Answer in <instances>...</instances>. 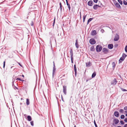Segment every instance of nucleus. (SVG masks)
Listing matches in <instances>:
<instances>
[{"label": "nucleus", "instance_id": "f257e3e1", "mask_svg": "<svg viewBox=\"0 0 127 127\" xmlns=\"http://www.w3.org/2000/svg\"><path fill=\"white\" fill-rule=\"evenodd\" d=\"M96 49L97 52H99L102 50V47L101 45H97L96 47Z\"/></svg>", "mask_w": 127, "mask_h": 127}, {"label": "nucleus", "instance_id": "f03ea898", "mask_svg": "<svg viewBox=\"0 0 127 127\" xmlns=\"http://www.w3.org/2000/svg\"><path fill=\"white\" fill-rule=\"evenodd\" d=\"M113 2L114 4L116 7L119 9H121V7L119 4L115 0H114Z\"/></svg>", "mask_w": 127, "mask_h": 127}, {"label": "nucleus", "instance_id": "7ed1b4c3", "mask_svg": "<svg viewBox=\"0 0 127 127\" xmlns=\"http://www.w3.org/2000/svg\"><path fill=\"white\" fill-rule=\"evenodd\" d=\"M90 43L92 45H93L95 44L96 42L95 40L93 38H91L90 39L89 41Z\"/></svg>", "mask_w": 127, "mask_h": 127}, {"label": "nucleus", "instance_id": "20e7f679", "mask_svg": "<svg viewBox=\"0 0 127 127\" xmlns=\"http://www.w3.org/2000/svg\"><path fill=\"white\" fill-rule=\"evenodd\" d=\"M102 52L104 54H107L109 52V50H108L106 48H103V49Z\"/></svg>", "mask_w": 127, "mask_h": 127}, {"label": "nucleus", "instance_id": "39448f33", "mask_svg": "<svg viewBox=\"0 0 127 127\" xmlns=\"http://www.w3.org/2000/svg\"><path fill=\"white\" fill-rule=\"evenodd\" d=\"M117 82V80L115 78L112 81L111 83V84L113 85H115L116 84Z\"/></svg>", "mask_w": 127, "mask_h": 127}, {"label": "nucleus", "instance_id": "423d86ee", "mask_svg": "<svg viewBox=\"0 0 127 127\" xmlns=\"http://www.w3.org/2000/svg\"><path fill=\"white\" fill-rule=\"evenodd\" d=\"M63 92L65 95L66 94V87L65 86H63Z\"/></svg>", "mask_w": 127, "mask_h": 127}, {"label": "nucleus", "instance_id": "0eeeda50", "mask_svg": "<svg viewBox=\"0 0 127 127\" xmlns=\"http://www.w3.org/2000/svg\"><path fill=\"white\" fill-rule=\"evenodd\" d=\"M119 38V35L116 34L114 38V40L115 41H118Z\"/></svg>", "mask_w": 127, "mask_h": 127}, {"label": "nucleus", "instance_id": "6e6552de", "mask_svg": "<svg viewBox=\"0 0 127 127\" xmlns=\"http://www.w3.org/2000/svg\"><path fill=\"white\" fill-rule=\"evenodd\" d=\"M119 120L117 119H114L113 121V122L114 124L116 125L119 122Z\"/></svg>", "mask_w": 127, "mask_h": 127}, {"label": "nucleus", "instance_id": "1a4fd4ad", "mask_svg": "<svg viewBox=\"0 0 127 127\" xmlns=\"http://www.w3.org/2000/svg\"><path fill=\"white\" fill-rule=\"evenodd\" d=\"M88 4L90 6H92L93 4V2L92 0H90L88 2Z\"/></svg>", "mask_w": 127, "mask_h": 127}, {"label": "nucleus", "instance_id": "9d476101", "mask_svg": "<svg viewBox=\"0 0 127 127\" xmlns=\"http://www.w3.org/2000/svg\"><path fill=\"white\" fill-rule=\"evenodd\" d=\"M71 59L73 58V52L72 49H71L70 51Z\"/></svg>", "mask_w": 127, "mask_h": 127}, {"label": "nucleus", "instance_id": "9b49d317", "mask_svg": "<svg viewBox=\"0 0 127 127\" xmlns=\"http://www.w3.org/2000/svg\"><path fill=\"white\" fill-rule=\"evenodd\" d=\"M114 116L117 117H118L119 116V112L117 111H115L114 112Z\"/></svg>", "mask_w": 127, "mask_h": 127}, {"label": "nucleus", "instance_id": "f8f14e48", "mask_svg": "<svg viewBox=\"0 0 127 127\" xmlns=\"http://www.w3.org/2000/svg\"><path fill=\"white\" fill-rule=\"evenodd\" d=\"M100 6L98 5L95 4L93 6V8L95 10H96L98 7H100Z\"/></svg>", "mask_w": 127, "mask_h": 127}, {"label": "nucleus", "instance_id": "ddd939ff", "mask_svg": "<svg viewBox=\"0 0 127 127\" xmlns=\"http://www.w3.org/2000/svg\"><path fill=\"white\" fill-rule=\"evenodd\" d=\"M91 35H95L96 34V30H93L91 32Z\"/></svg>", "mask_w": 127, "mask_h": 127}, {"label": "nucleus", "instance_id": "4468645a", "mask_svg": "<svg viewBox=\"0 0 127 127\" xmlns=\"http://www.w3.org/2000/svg\"><path fill=\"white\" fill-rule=\"evenodd\" d=\"M113 45L112 44H109L108 45V48L109 49H111L113 48Z\"/></svg>", "mask_w": 127, "mask_h": 127}, {"label": "nucleus", "instance_id": "2eb2a0df", "mask_svg": "<svg viewBox=\"0 0 127 127\" xmlns=\"http://www.w3.org/2000/svg\"><path fill=\"white\" fill-rule=\"evenodd\" d=\"M91 63L90 62L86 63V66L87 67H89L91 66Z\"/></svg>", "mask_w": 127, "mask_h": 127}, {"label": "nucleus", "instance_id": "dca6fc26", "mask_svg": "<svg viewBox=\"0 0 127 127\" xmlns=\"http://www.w3.org/2000/svg\"><path fill=\"white\" fill-rule=\"evenodd\" d=\"M74 69L75 73V75L76 76L77 74V68L75 64L74 65Z\"/></svg>", "mask_w": 127, "mask_h": 127}, {"label": "nucleus", "instance_id": "f3484780", "mask_svg": "<svg viewBox=\"0 0 127 127\" xmlns=\"http://www.w3.org/2000/svg\"><path fill=\"white\" fill-rule=\"evenodd\" d=\"M125 59L123 57H121L119 60V63H121L122 61H123Z\"/></svg>", "mask_w": 127, "mask_h": 127}, {"label": "nucleus", "instance_id": "a211bd4d", "mask_svg": "<svg viewBox=\"0 0 127 127\" xmlns=\"http://www.w3.org/2000/svg\"><path fill=\"white\" fill-rule=\"evenodd\" d=\"M78 42L77 41V39L76 40V42L75 43V45L76 47L78 48L79 47V45L78 44Z\"/></svg>", "mask_w": 127, "mask_h": 127}, {"label": "nucleus", "instance_id": "6ab92c4d", "mask_svg": "<svg viewBox=\"0 0 127 127\" xmlns=\"http://www.w3.org/2000/svg\"><path fill=\"white\" fill-rule=\"evenodd\" d=\"M27 119L29 121H31L32 120L31 117L29 115L27 116Z\"/></svg>", "mask_w": 127, "mask_h": 127}, {"label": "nucleus", "instance_id": "aec40b11", "mask_svg": "<svg viewBox=\"0 0 127 127\" xmlns=\"http://www.w3.org/2000/svg\"><path fill=\"white\" fill-rule=\"evenodd\" d=\"M26 103L27 105H28L30 104L29 99H26Z\"/></svg>", "mask_w": 127, "mask_h": 127}, {"label": "nucleus", "instance_id": "412c9836", "mask_svg": "<svg viewBox=\"0 0 127 127\" xmlns=\"http://www.w3.org/2000/svg\"><path fill=\"white\" fill-rule=\"evenodd\" d=\"M60 5V11L62 12V5L61 2H60L59 3Z\"/></svg>", "mask_w": 127, "mask_h": 127}, {"label": "nucleus", "instance_id": "4be33fe9", "mask_svg": "<svg viewBox=\"0 0 127 127\" xmlns=\"http://www.w3.org/2000/svg\"><path fill=\"white\" fill-rule=\"evenodd\" d=\"M96 73L95 72H94V73H93L92 75V78H93L94 77L96 76Z\"/></svg>", "mask_w": 127, "mask_h": 127}, {"label": "nucleus", "instance_id": "5701e85b", "mask_svg": "<svg viewBox=\"0 0 127 127\" xmlns=\"http://www.w3.org/2000/svg\"><path fill=\"white\" fill-rule=\"evenodd\" d=\"M95 50V49L93 46H92L90 48V50L92 51H94Z\"/></svg>", "mask_w": 127, "mask_h": 127}, {"label": "nucleus", "instance_id": "b1692460", "mask_svg": "<svg viewBox=\"0 0 127 127\" xmlns=\"http://www.w3.org/2000/svg\"><path fill=\"white\" fill-rule=\"evenodd\" d=\"M112 67L113 69L115 68V63L114 62H112Z\"/></svg>", "mask_w": 127, "mask_h": 127}, {"label": "nucleus", "instance_id": "393cba45", "mask_svg": "<svg viewBox=\"0 0 127 127\" xmlns=\"http://www.w3.org/2000/svg\"><path fill=\"white\" fill-rule=\"evenodd\" d=\"M66 4H67V6L68 7V8L69 9V11H70V6L69 4V3H66Z\"/></svg>", "mask_w": 127, "mask_h": 127}, {"label": "nucleus", "instance_id": "a878e982", "mask_svg": "<svg viewBox=\"0 0 127 127\" xmlns=\"http://www.w3.org/2000/svg\"><path fill=\"white\" fill-rule=\"evenodd\" d=\"M94 18H89L88 21V24L92 20H93Z\"/></svg>", "mask_w": 127, "mask_h": 127}, {"label": "nucleus", "instance_id": "bb28decb", "mask_svg": "<svg viewBox=\"0 0 127 127\" xmlns=\"http://www.w3.org/2000/svg\"><path fill=\"white\" fill-rule=\"evenodd\" d=\"M87 15H84L83 16V22H84L85 21V20L86 18Z\"/></svg>", "mask_w": 127, "mask_h": 127}, {"label": "nucleus", "instance_id": "cd10ccee", "mask_svg": "<svg viewBox=\"0 0 127 127\" xmlns=\"http://www.w3.org/2000/svg\"><path fill=\"white\" fill-rule=\"evenodd\" d=\"M56 70V68L54 67H53V75H54V73L55 72Z\"/></svg>", "mask_w": 127, "mask_h": 127}, {"label": "nucleus", "instance_id": "c85d7f7f", "mask_svg": "<svg viewBox=\"0 0 127 127\" xmlns=\"http://www.w3.org/2000/svg\"><path fill=\"white\" fill-rule=\"evenodd\" d=\"M120 89H121V90L122 91H123V92L126 91H127V90H126V89H123V88H120Z\"/></svg>", "mask_w": 127, "mask_h": 127}, {"label": "nucleus", "instance_id": "c756f323", "mask_svg": "<svg viewBox=\"0 0 127 127\" xmlns=\"http://www.w3.org/2000/svg\"><path fill=\"white\" fill-rule=\"evenodd\" d=\"M118 1L122 5L123 4L122 1L121 0H118Z\"/></svg>", "mask_w": 127, "mask_h": 127}, {"label": "nucleus", "instance_id": "7c9ffc66", "mask_svg": "<svg viewBox=\"0 0 127 127\" xmlns=\"http://www.w3.org/2000/svg\"><path fill=\"white\" fill-rule=\"evenodd\" d=\"M125 116L124 115H122L120 117L121 119H124L125 118Z\"/></svg>", "mask_w": 127, "mask_h": 127}, {"label": "nucleus", "instance_id": "2f4dec72", "mask_svg": "<svg viewBox=\"0 0 127 127\" xmlns=\"http://www.w3.org/2000/svg\"><path fill=\"white\" fill-rule=\"evenodd\" d=\"M127 56V55L124 53L123 54L122 57H123L125 58Z\"/></svg>", "mask_w": 127, "mask_h": 127}, {"label": "nucleus", "instance_id": "473e14b6", "mask_svg": "<svg viewBox=\"0 0 127 127\" xmlns=\"http://www.w3.org/2000/svg\"><path fill=\"white\" fill-rule=\"evenodd\" d=\"M123 3L125 5H127V2L125 0L123 1Z\"/></svg>", "mask_w": 127, "mask_h": 127}, {"label": "nucleus", "instance_id": "72a5a7b5", "mask_svg": "<svg viewBox=\"0 0 127 127\" xmlns=\"http://www.w3.org/2000/svg\"><path fill=\"white\" fill-rule=\"evenodd\" d=\"M31 124V125L32 126H34V123H33V121H32L30 122Z\"/></svg>", "mask_w": 127, "mask_h": 127}, {"label": "nucleus", "instance_id": "f704fd0d", "mask_svg": "<svg viewBox=\"0 0 127 127\" xmlns=\"http://www.w3.org/2000/svg\"><path fill=\"white\" fill-rule=\"evenodd\" d=\"M16 79V80H20V81H24L23 80H22V79H21V78H17Z\"/></svg>", "mask_w": 127, "mask_h": 127}, {"label": "nucleus", "instance_id": "c9c22d12", "mask_svg": "<svg viewBox=\"0 0 127 127\" xmlns=\"http://www.w3.org/2000/svg\"><path fill=\"white\" fill-rule=\"evenodd\" d=\"M124 111V110L123 109H120L119 110V112L120 113H123V112Z\"/></svg>", "mask_w": 127, "mask_h": 127}, {"label": "nucleus", "instance_id": "e433bc0d", "mask_svg": "<svg viewBox=\"0 0 127 127\" xmlns=\"http://www.w3.org/2000/svg\"><path fill=\"white\" fill-rule=\"evenodd\" d=\"M120 122L122 125H123L124 124V122L122 121H120Z\"/></svg>", "mask_w": 127, "mask_h": 127}, {"label": "nucleus", "instance_id": "4c0bfd02", "mask_svg": "<svg viewBox=\"0 0 127 127\" xmlns=\"http://www.w3.org/2000/svg\"><path fill=\"white\" fill-rule=\"evenodd\" d=\"M94 125H95V127H98L97 125V124H96V123L95 122V120H94Z\"/></svg>", "mask_w": 127, "mask_h": 127}, {"label": "nucleus", "instance_id": "58836bf2", "mask_svg": "<svg viewBox=\"0 0 127 127\" xmlns=\"http://www.w3.org/2000/svg\"><path fill=\"white\" fill-rule=\"evenodd\" d=\"M125 51L126 52H127V45L125 47Z\"/></svg>", "mask_w": 127, "mask_h": 127}, {"label": "nucleus", "instance_id": "ea45409f", "mask_svg": "<svg viewBox=\"0 0 127 127\" xmlns=\"http://www.w3.org/2000/svg\"><path fill=\"white\" fill-rule=\"evenodd\" d=\"M100 32H102V33H103L104 32V31L103 29H101L100 30Z\"/></svg>", "mask_w": 127, "mask_h": 127}, {"label": "nucleus", "instance_id": "a19ab883", "mask_svg": "<svg viewBox=\"0 0 127 127\" xmlns=\"http://www.w3.org/2000/svg\"><path fill=\"white\" fill-rule=\"evenodd\" d=\"M5 61H4L3 62V68H4L5 65Z\"/></svg>", "mask_w": 127, "mask_h": 127}, {"label": "nucleus", "instance_id": "79ce46f5", "mask_svg": "<svg viewBox=\"0 0 127 127\" xmlns=\"http://www.w3.org/2000/svg\"><path fill=\"white\" fill-rule=\"evenodd\" d=\"M30 25L31 26H33V23L32 21Z\"/></svg>", "mask_w": 127, "mask_h": 127}, {"label": "nucleus", "instance_id": "37998d69", "mask_svg": "<svg viewBox=\"0 0 127 127\" xmlns=\"http://www.w3.org/2000/svg\"><path fill=\"white\" fill-rule=\"evenodd\" d=\"M94 2L95 3H97L98 1V0H93Z\"/></svg>", "mask_w": 127, "mask_h": 127}, {"label": "nucleus", "instance_id": "c03bdc74", "mask_svg": "<svg viewBox=\"0 0 127 127\" xmlns=\"http://www.w3.org/2000/svg\"><path fill=\"white\" fill-rule=\"evenodd\" d=\"M55 18L54 19V21H53V26H54V24H55Z\"/></svg>", "mask_w": 127, "mask_h": 127}, {"label": "nucleus", "instance_id": "a18cd8bd", "mask_svg": "<svg viewBox=\"0 0 127 127\" xmlns=\"http://www.w3.org/2000/svg\"><path fill=\"white\" fill-rule=\"evenodd\" d=\"M124 109L125 110H127V106H125L124 108Z\"/></svg>", "mask_w": 127, "mask_h": 127}, {"label": "nucleus", "instance_id": "49530a36", "mask_svg": "<svg viewBox=\"0 0 127 127\" xmlns=\"http://www.w3.org/2000/svg\"><path fill=\"white\" fill-rule=\"evenodd\" d=\"M71 62L72 63H73V58L71 59Z\"/></svg>", "mask_w": 127, "mask_h": 127}, {"label": "nucleus", "instance_id": "de8ad7c7", "mask_svg": "<svg viewBox=\"0 0 127 127\" xmlns=\"http://www.w3.org/2000/svg\"><path fill=\"white\" fill-rule=\"evenodd\" d=\"M14 88L15 89H18V88H17V87H16L15 86H14Z\"/></svg>", "mask_w": 127, "mask_h": 127}, {"label": "nucleus", "instance_id": "09e8293b", "mask_svg": "<svg viewBox=\"0 0 127 127\" xmlns=\"http://www.w3.org/2000/svg\"><path fill=\"white\" fill-rule=\"evenodd\" d=\"M124 121L125 122H127V118H126L124 119Z\"/></svg>", "mask_w": 127, "mask_h": 127}, {"label": "nucleus", "instance_id": "8fccbe9b", "mask_svg": "<svg viewBox=\"0 0 127 127\" xmlns=\"http://www.w3.org/2000/svg\"><path fill=\"white\" fill-rule=\"evenodd\" d=\"M118 46V45L117 44H116L114 45V47H117Z\"/></svg>", "mask_w": 127, "mask_h": 127}, {"label": "nucleus", "instance_id": "3c124183", "mask_svg": "<svg viewBox=\"0 0 127 127\" xmlns=\"http://www.w3.org/2000/svg\"><path fill=\"white\" fill-rule=\"evenodd\" d=\"M14 81H13L12 82V85L13 87H14V86H15L14 84Z\"/></svg>", "mask_w": 127, "mask_h": 127}, {"label": "nucleus", "instance_id": "603ef678", "mask_svg": "<svg viewBox=\"0 0 127 127\" xmlns=\"http://www.w3.org/2000/svg\"><path fill=\"white\" fill-rule=\"evenodd\" d=\"M18 64L21 67H22V65L21 64L19 63H18Z\"/></svg>", "mask_w": 127, "mask_h": 127}, {"label": "nucleus", "instance_id": "864d4df0", "mask_svg": "<svg viewBox=\"0 0 127 127\" xmlns=\"http://www.w3.org/2000/svg\"><path fill=\"white\" fill-rule=\"evenodd\" d=\"M124 127H127V124H125L124 126Z\"/></svg>", "mask_w": 127, "mask_h": 127}, {"label": "nucleus", "instance_id": "5fc2aeb1", "mask_svg": "<svg viewBox=\"0 0 127 127\" xmlns=\"http://www.w3.org/2000/svg\"><path fill=\"white\" fill-rule=\"evenodd\" d=\"M53 66H54V67H55V63H54V62H53Z\"/></svg>", "mask_w": 127, "mask_h": 127}, {"label": "nucleus", "instance_id": "6e6d98bb", "mask_svg": "<svg viewBox=\"0 0 127 127\" xmlns=\"http://www.w3.org/2000/svg\"><path fill=\"white\" fill-rule=\"evenodd\" d=\"M62 101H64V99H63V97H62Z\"/></svg>", "mask_w": 127, "mask_h": 127}, {"label": "nucleus", "instance_id": "4d7b16f0", "mask_svg": "<svg viewBox=\"0 0 127 127\" xmlns=\"http://www.w3.org/2000/svg\"><path fill=\"white\" fill-rule=\"evenodd\" d=\"M89 80V79H87V80H86V82H88Z\"/></svg>", "mask_w": 127, "mask_h": 127}, {"label": "nucleus", "instance_id": "13d9d810", "mask_svg": "<svg viewBox=\"0 0 127 127\" xmlns=\"http://www.w3.org/2000/svg\"><path fill=\"white\" fill-rule=\"evenodd\" d=\"M66 3H68L67 0H66Z\"/></svg>", "mask_w": 127, "mask_h": 127}, {"label": "nucleus", "instance_id": "bf43d9fd", "mask_svg": "<svg viewBox=\"0 0 127 127\" xmlns=\"http://www.w3.org/2000/svg\"><path fill=\"white\" fill-rule=\"evenodd\" d=\"M102 27H102V26H100V28H102Z\"/></svg>", "mask_w": 127, "mask_h": 127}, {"label": "nucleus", "instance_id": "052dcab7", "mask_svg": "<svg viewBox=\"0 0 127 127\" xmlns=\"http://www.w3.org/2000/svg\"><path fill=\"white\" fill-rule=\"evenodd\" d=\"M117 127H122L120 126H118Z\"/></svg>", "mask_w": 127, "mask_h": 127}, {"label": "nucleus", "instance_id": "680f3d73", "mask_svg": "<svg viewBox=\"0 0 127 127\" xmlns=\"http://www.w3.org/2000/svg\"><path fill=\"white\" fill-rule=\"evenodd\" d=\"M22 76L23 77H24V75H22Z\"/></svg>", "mask_w": 127, "mask_h": 127}, {"label": "nucleus", "instance_id": "e2e57ef3", "mask_svg": "<svg viewBox=\"0 0 127 127\" xmlns=\"http://www.w3.org/2000/svg\"><path fill=\"white\" fill-rule=\"evenodd\" d=\"M80 18H81V12L80 13Z\"/></svg>", "mask_w": 127, "mask_h": 127}, {"label": "nucleus", "instance_id": "0e129e2a", "mask_svg": "<svg viewBox=\"0 0 127 127\" xmlns=\"http://www.w3.org/2000/svg\"><path fill=\"white\" fill-rule=\"evenodd\" d=\"M125 112L126 113H127V111H125Z\"/></svg>", "mask_w": 127, "mask_h": 127}, {"label": "nucleus", "instance_id": "69168bd1", "mask_svg": "<svg viewBox=\"0 0 127 127\" xmlns=\"http://www.w3.org/2000/svg\"><path fill=\"white\" fill-rule=\"evenodd\" d=\"M126 116H127V113L126 114Z\"/></svg>", "mask_w": 127, "mask_h": 127}, {"label": "nucleus", "instance_id": "338daca9", "mask_svg": "<svg viewBox=\"0 0 127 127\" xmlns=\"http://www.w3.org/2000/svg\"><path fill=\"white\" fill-rule=\"evenodd\" d=\"M74 127H76V126L75 125H74Z\"/></svg>", "mask_w": 127, "mask_h": 127}, {"label": "nucleus", "instance_id": "774afa93", "mask_svg": "<svg viewBox=\"0 0 127 127\" xmlns=\"http://www.w3.org/2000/svg\"><path fill=\"white\" fill-rule=\"evenodd\" d=\"M13 66H11V68H12L13 67Z\"/></svg>", "mask_w": 127, "mask_h": 127}]
</instances>
